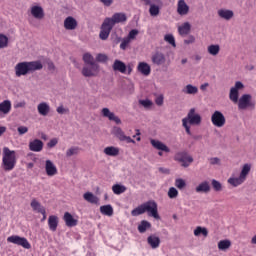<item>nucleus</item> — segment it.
Masks as SVG:
<instances>
[{
    "label": "nucleus",
    "instance_id": "nucleus-55",
    "mask_svg": "<svg viewBox=\"0 0 256 256\" xmlns=\"http://www.w3.org/2000/svg\"><path fill=\"white\" fill-rule=\"evenodd\" d=\"M57 143H59V140L57 138H53L47 143V147H49V149H53Z\"/></svg>",
    "mask_w": 256,
    "mask_h": 256
},
{
    "label": "nucleus",
    "instance_id": "nucleus-6",
    "mask_svg": "<svg viewBox=\"0 0 256 256\" xmlns=\"http://www.w3.org/2000/svg\"><path fill=\"white\" fill-rule=\"evenodd\" d=\"M251 99V94H243L240 99H238V109L240 111H245V109H248V107L255 109V101H252Z\"/></svg>",
    "mask_w": 256,
    "mask_h": 256
},
{
    "label": "nucleus",
    "instance_id": "nucleus-62",
    "mask_svg": "<svg viewBox=\"0 0 256 256\" xmlns=\"http://www.w3.org/2000/svg\"><path fill=\"white\" fill-rule=\"evenodd\" d=\"M156 105H163V96H158L155 100Z\"/></svg>",
    "mask_w": 256,
    "mask_h": 256
},
{
    "label": "nucleus",
    "instance_id": "nucleus-57",
    "mask_svg": "<svg viewBox=\"0 0 256 256\" xmlns=\"http://www.w3.org/2000/svg\"><path fill=\"white\" fill-rule=\"evenodd\" d=\"M19 135H25V133L29 132V128L26 126H19L17 129Z\"/></svg>",
    "mask_w": 256,
    "mask_h": 256
},
{
    "label": "nucleus",
    "instance_id": "nucleus-12",
    "mask_svg": "<svg viewBox=\"0 0 256 256\" xmlns=\"http://www.w3.org/2000/svg\"><path fill=\"white\" fill-rule=\"evenodd\" d=\"M82 75L84 77H97L99 75V65L90 64L89 66H84L82 69Z\"/></svg>",
    "mask_w": 256,
    "mask_h": 256
},
{
    "label": "nucleus",
    "instance_id": "nucleus-52",
    "mask_svg": "<svg viewBox=\"0 0 256 256\" xmlns=\"http://www.w3.org/2000/svg\"><path fill=\"white\" fill-rule=\"evenodd\" d=\"M130 43H131V40L129 38H124L120 44V49H122V51H125V49L129 47Z\"/></svg>",
    "mask_w": 256,
    "mask_h": 256
},
{
    "label": "nucleus",
    "instance_id": "nucleus-5",
    "mask_svg": "<svg viewBox=\"0 0 256 256\" xmlns=\"http://www.w3.org/2000/svg\"><path fill=\"white\" fill-rule=\"evenodd\" d=\"M144 207V213H148L149 217H153L154 219H161L159 216V210L157 206V202L150 200L142 204Z\"/></svg>",
    "mask_w": 256,
    "mask_h": 256
},
{
    "label": "nucleus",
    "instance_id": "nucleus-20",
    "mask_svg": "<svg viewBox=\"0 0 256 256\" xmlns=\"http://www.w3.org/2000/svg\"><path fill=\"white\" fill-rule=\"evenodd\" d=\"M150 143H151L152 147H154V149H157L158 151H164V153L171 152V149H169V147H167V145H165L163 142H161L159 140L151 139Z\"/></svg>",
    "mask_w": 256,
    "mask_h": 256
},
{
    "label": "nucleus",
    "instance_id": "nucleus-44",
    "mask_svg": "<svg viewBox=\"0 0 256 256\" xmlns=\"http://www.w3.org/2000/svg\"><path fill=\"white\" fill-rule=\"evenodd\" d=\"M6 47H9V37L0 34V49H6Z\"/></svg>",
    "mask_w": 256,
    "mask_h": 256
},
{
    "label": "nucleus",
    "instance_id": "nucleus-11",
    "mask_svg": "<svg viewBox=\"0 0 256 256\" xmlns=\"http://www.w3.org/2000/svg\"><path fill=\"white\" fill-rule=\"evenodd\" d=\"M244 85L241 83V81H237L234 85V87H232L230 89V93H229V99L230 101H232V103H238L239 101V90L240 89H244Z\"/></svg>",
    "mask_w": 256,
    "mask_h": 256
},
{
    "label": "nucleus",
    "instance_id": "nucleus-27",
    "mask_svg": "<svg viewBox=\"0 0 256 256\" xmlns=\"http://www.w3.org/2000/svg\"><path fill=\"white\" fill-rule=\"evenodd\" d=\"M48 227L50 231H57V227H59V217L56 215H51L48 218Z\"/></svg>",
    "mask_w": 256,
    "mask_h": 256
},
{
    "label": "nucleus",
    "instance_id": "nucleus-36",
    "mask_svg": "<svg viewBox=\"0 0 256 256\" xmlns=\"http://www.w3.org/2000/svg\"><path fill=\"white\" fill-rule=\"evenodd\" d=\"M207 51L209 55H212L213 57L219 55V52L221 51V47L219 44H211L208 46Z\"/></svg>",
    "mask_w": 256,
    "mask_h": 256
},
{
    "label": "nucleus",
    "instance_id": "nucleus-40",
    "mask_svg": "<svg viewBox=\"0 0 256 256\" xmlns=\"http://www.w3.org/2000/svg\"><path fill=\"white\" fill-rule=\"evenodd\" d=\"M195 237H199V235H203V237H207L209 235V231L205 227L198 226L194 230Z\"/></svg>",
    "mask_w": 256,
    "mask_h": 256
},
{
    "label": "nucleus",
    "instance_id": "nucleus-53",
    "mask_svg": "<svg viewBox=\"0 0 256 256\" xmlns=\"http://www.w3.org/2000/svg\"><path fill=\"white\" fill-rule=\"evenodd\" d=\"M212 187L216 191H221V189H223V186L221 185V182H219L215 179L212 180Z\"/></svg>",
    "mask_w": 256,
    "mask_h": 256
},
{
    "label": "nucleus",
    "instance_id": "nucleus-33",
    "mask_svg": "<svg viewBox=\"0 0 256 256\" xmlns=\"http://www.w3.org/2000/svg\"><path fill=\"white\" fill-rule=\"evenodd\" d=\"M83 197L88 203H92L94 205H97V203H99V198L91 192L84 193Z\"/></svg>",
    "mask_w": 256,
    "mask_h": 256
},
{
    "label": "nucleus",
    "instance_id": "nucleus-2",
    "mask_svg": "<svg viewBox=\"0 0 256 256\" xmlns=\"http://www.w3.org/2000/svg\"><path fill=\"white\" fill-rule=\"evenodd\" d=\"M41 69H43V63L41 61L20 62L14 67L16 77H23L29 75V73L41 71Z\"/></svg>",
    "mask_w": 256,
    "mask_h": 256
},
{
    "label": "nucleus",
    "instance_id": "nucleus-63",
    "mask_svg": "<svg viewBox=\"0 0 256 256\" xmlns=\"http://www.w3.org/2000/svg\"><path fill=\"white\" fill-rule=\"evenodd\" d=\"M47 65H48L49 71H55V64H53V62L50 61L47 63Z\"/></svg>",
    "mask_w": 256,
    "mask_h": 256
},
{
    "label": "nucleus",
    "instance_id": "nucleus-19",
    "mask_svg": "<svg viewBox=\"0 0 256 256\" xmlns=\"http://www.w3.org/2000/svg\"><path fill=\"white\" fill-rule=\"evenodd\" d=\"M30 12L34 19L41 20L45 17V11L41 6H32Z\"/></svg>",
    "mask_w": 256,
    "mask_h": 256
},
{
    "label": "nucleus",
    "instance_id": "nucleus-39",
    "mask_svg": "<svg viewBox=\"0 0 256 256\" xmlns=\"http://www.w3.org/2000/svg\"><path fill=\"white\" fill-rule=\"evenodd\" d=\"M147 229H151V223L147 220H142L138 225L139 233H145Z\"/></svg>",
    "mask_w": 256,
    "mask_h": 256
},
{
    "label": "nucleus",
    "instance_id": "nucleus-35",
    "mask_svg": "<svg viewBox=\"0 0 256 256\" xmlns=\"http://www.w3.org/2000/svg\"><path fill=\"white\" fill-rule=\"evenodd\" d=\"M100 213H102V215H106L107 217H113V206L110 204L101 206Z\"/></svg>",
    "mask_w": 256,
    "mask_h": 256
},
{
    "label": "nucleus",
    "instance_id": "nucleus-21",
    "mask_svg": "<svg viewBox=\"0 0 256 256\" xmlns=\"http://www.w3.org/2000/svg\"><path fill=\"white\" fill-rule=\"evenodd\" d=\"M151 60L154 65L158 66L165 65V62L167 61V59L165 58V54L161 52H156L155 54H153Z\"/></svg>",
    "mask_w": 256,
    "mask_h": 256
},
{
    "label": "nucleus",
    "instance_id": "nucleus-50",
    "mask_svg": "<svg viewBox=\"0 0 256 256\" xmlns=\"http://www.w3.org/2000/svg\"><path fill=\"white\" fill-rule=\"evenodd\" d=\"M139 35V30L137 29H132L128 36L126 37L127 39H129L130 41L135 40V38Z\"/></svg>",
    "mask_w": 256,
    "mask_h": 256
},
{
    "label": "nucleus",
    "instance_id": "nucleus-46",
    "mask_svg": "<svg viewBox=\"0 0 256 256\" xmlns=\"http://www.w3.org/2000/svg\"><path fill=\"white\" fill-rule=\"evenodd\" d=\"M164 41L169 43V45H172V47H177V44L175 43V36H173V34H166L164 36Z\"/></svg>",
    "mask_w": 256,
    "mask_h": 256
},
{
    "label": "nucleus",
    "instance_id": "nucleus-9",
    "mask_svg": "<svg viewBox=\"0 0 256 256\" xmlns=\"http://www.w3.org/2000/svg\"><path fill=\"white\" fill-rule=\"evenodd\" d=\"M8 243H13L14 245H19L20 247H23L24 249H31V244L25 237H20L17 235L9 236L7 238Z\"/></svg>",
    "mask_w": 256,
    "mask_h": 256
},
{
    "label": "nucleus",
    "instance_id": "nucleus-56",
    "mask_svg": "<svg viewBox=\"0 0 256 256\" xmlns=\"http://www.w3.org/2000/svg\"><path fill=\"white\" fill-rule=\"evenodd\" d=\"M182 125H183L187 135H191V127L189 126V123L186 120H182Z\"/></svg>",
    "mask_w": 256,
    "mask_h": 256
},
{
    "label": "nucleus",
    "instance_id": "nucleus-43",
    "mask_svg": "<svg viewBox=\"0 0 256 256\" xmlns=\"http://www.w3.org/2000/svg\"><path fill=\"white\" fill-rule=\"evenodd\" d=\"M148 5H150L149 13H150L151 17H157V15H159V13H160L159 6L152 4L151 2Z\"/></svg>",
    "mask_w": 256,
    "mask_h": 256
},
{
    "label": "nucleus",
    "instance_id": "nucleus-25",
    "mask_svg": "<svg viewBox=\"0 0 256 256\" xmlns=\"http://www.w3.org/2000/svg\"><path fill=\"white\" fill-rule=\"evenodd\" d=\"M113 71H118L119 73L125 74L127 73V65H125V62L121 60H115L112 65Z\"/></svg>",
    "mask_w": 256,
    "mask_h": 256
},
{
    "label": "nucleus",
    "instance_id": "nucleus-16",
    "mask_svg": "<svg viewBox=\"0 0 256 256\" xmlns=\"http://www.w3.org/2000/svg\"><path fill=\"white\" fill-rule=\"evenodd\" d=\"M103 117L109 119V121H115L117 125H121V119L115 115V113L111 112L109 108H103L101 111Z\"/></svg>",
    "mask_w": 256,
    "mask_h": 256
},
{
    "label": "nucleus",
    "instance_id": "nucleus-37",
    "mask_svg": "<svg viewBox=\"0 0 256 256\" xmlns=\"http://www.w3.org/2000/svg\"><path fill=\"white\" fill-rule=\"evenodd\" d=\"M183 93H186V95H197V93H199V88H197V86L188 84L183 89Z\"/></svg>",
    "mask_w": 256,
    "mask_h": 256
},
{
    "label": "nucleus",
    "instance_id": "nucleus-4",
    "mask_svg": "<svg viewBox=\"0 0 256 256\" xmlns=\"http://www.w3.org/2000/svg\"><path fill=\"white\" fill-rule=\"evenodd\" d=\"M249 173H251V165L244 164L238 178L230 177L228 179L229 185H232V187H239V185H243V183L247 181V175H249Z\"/></svg>",
    "mask_w": 256,
    "mask_h": 256
},
{
    "label": "nucleus",
    "instance_id": "nucleus-47",
    "mask_svg": "<svg viewBox=\"0 0 256 256\" xmlns=\"http://www.w3.org/2000/svg\"><path fill=\"white\" fill-rule=\"evenodd\" d=\"M169 199H177L179 197V191L175 187H170L168 190Z\"/></svg>",
    "mask_w": 256,
    "mask_h": 256
},
{
    "label": "nucleus",
    "instance_id": "nucleus-10",
    "mask_svg": "<svg viewBox=\"0 0 256 256\" xmlns=\"http://www.w3.org/2000/svg\"><path fill=\"white\" fill-rule=\"evenodd\" d=\"M211 121L214 127H225V123L227 120L225 119V115L221 113V111L216 110L212 116Z\"/></svg>",
    "mask_w": 256,
    "mask_h": 256
},
{
    "label": "nucleus",
    "instance_id": "nucleus-28",
    "mask_svg": "<svg viewBox=\"0 0 256 256\" xmlns=\"http://www.w3.org/2000/svg\"><path fill=\"white\" fill-rule=\"evenodd\" d=\"M37 109L39 115H42L43 117H47V115H49V111H51V107L46 102L38 104Z\"/></svg>",
    "mask_w": 256,
    "mask_h": 256
},
{
    "label": "nucleus",
    "instance_id": "nucleus-14",
    "mask_svg": "<svg viewBox=\"0 0 256 256\" xmlns=\"http://www.w3.org/2000/svg\"><path fill=\"white\" fill-rule=\"evenodd\" d=\"M43 141L40 139H34L29 142L28 147L30 151H33L34 153H41L43 151Z\"/></svg>",
    "mask_w": 256,
    "mask_h": 256
},
{
    "label": "nucleus",
    "instance_id": "nucleus-45",
    "mask_svg": "<svg viewBox=\"0 0 256 256\" xmlns=\"http://www.w3.org/2000/svg\"><path fill=\"white\" fill-rule=\"evenodd\" d=\"M143 213H145V208L143 204L131 211L132 217H139V215H143Z\"/></svg>",
    "mask_w": 256,
    "mask_h": 256
},
{
    "label": "nucleus",
    "instance_id": "nucleus-3",
    "mask_svg": "<svg viewBox=\"0 0 256 256\" xmlns=\"http://www.w3.org/2000/svg\"><path fill=\"white\" fill-rule=\"evenodd\" d=\"M16 165L17 155L15 150H11L9 147H4L2 153V169L4 171H13Z\"/></svg>",
    "mask_w": 256,
    "mask_h": 256
},
{
    "label": "nucleus",
    "instance_id": "nucleus-34",
    "mask_svg": "<svg viewBox=\"0 0 256 256\" xmlns=\"http://www.w3.org/2000/svg\"><path fill=\"white\" fill-rule=\"evenodd\" d=\"M104 153L109 157H117V155H119V148L115 146H108L104 149Z\"/></svg>",
    "mask_w": 256,
    "mask_h": 256
},
{
    "label": "nucleus",
    "instance_id": "nucleus-41",
    "mask_svg": "<svg viewBox=\"0 0 256 256\" xmlns=\"http://www.w3.org/2000/svg\"><path fill=\"white\" fill-rule=\"evenodd\" d=\"M231 247V241L230 240H221L218 242V249L220 251H227Z\"/></svg>",
    "mask_w": 256,
    "mask_h": 256
},
{
    "label": "nucleus",
    "instance_id": "nucleus-18",
    "mask_svg": "<svg viewBox=\"0 0 256 256\" xmlns=\"http://www.w3.org/2000/svg\"><path fill=\"white\" fill-rule=\"evenodd\" d=\"M77 25V20L73 18V16H68L64 20V28L66 29V31H75V29H77Z\"/></svg>",
    "mask_w": 256,
    "mask_h": 256
},
{
    "label": "nucleus",
    "instance_id": "nucleus-42",
    "mask_svg": "<svg viewBox=\"0 0 256 256\" xmlns=\"http://www.w3.org/2000/svg\"><path fill=\"white\" fill-rule=\"evenodd\" d=\"M83 61L86 65H97V63H95L93 55H91L90 53H85L83 55Z\"/></svg>",
    "mask_w": 256,
    "mask_h": 256
},
{
    "label": "nucleus",
    "instance_id": "nucleus-22",
    "mask_svg": "<svg viewBox=\"0 0 256 256\" xmlns=\"http://www.w3.org/2000/svg\"><path fill=\"white\" fill-rule=\"evenodd\" d=\"M63 220L66 227H77L78 221L73 217V215H71V213L65 212L63 216Z\"/></svg>",
    "mask_w": 256,
    "mask_h": 256
},
{
    "label": "nucleus",
    "instance_id": "nucleus-8",
    "mask_svg": "<svg viewBox=\"0 0 256 256\" xmlns=\"http://www.w3.org/2000/svg\"><path fill=\"white\" fill-rule=\"evenodd\" d=\"M182 121H186L189 125H201V115L196 112L195 108H191L187 114V117L183 118Z\"/></svg>",
    "mask_w": 256,
    "mask_h": 256
},
{
    "label": "nucleus",
    "instance_id": "nucleus-1",
    "mask_svg": "<svg viewBox=\"0 0 256 256\" xmlns=\"http://www.w3.org/2000/svg\"><path fill=\"white\" fill-rule=\"evenodd\" d=\"M125 21H127V16L124 13H115L111 18H105L101 25L99 34L100 39H102V41H107L115 24L125 23Z\"/></svg>",
    "mask_w": 256,
    "mask_h": 256
},
{
    "label": "nucleus",
    "instance_id": "nucleus-13",
    "mask_svg": "<svg viewBox=\"0 0 256 256\" xmlns=\"http://www.w3.org/2000/svg\"><path fill=\"white\" fill-rule=\"evenodd\" d=\"M113 135L119 139V141H126L127 143H134L135 140H133L130 136L125 135V132L120 127H114L113 128Z\"/></svg>",
    "mask_w": 256,
    "mask_h": 256
},
{
    "label": "nucleus",
    "instance_id": "nucleus-32",
    "mask_svg": "<svg viewBox=\"0 0 256 256\" xmlns=\"http://www.w3.org/2000/svg\"><path fill=\"white\" fill-rule=\"evenodd\" d=\"M211 191V186L209 182L204 181L196 187V193H209Z\"/></svg>",
    "mask_w": 256,
    "mask_h": 256
},
{
    "label": "nucleus",
    "instance_id": "nucleus-51",
    "mask_svg": "<svg viewBox=\"0 0 256 256\" xmlns=\"http://www.w3.org/2000/svg\"><path fill=\"white\" fill-rule=\"evenodd\" d=\"M139 104L143 105L145 109H150L153 106V102L149 99L139 100Z\"/></svg>",
    "mask_w": 256,
    "mask_h": 256
},
{
    "label": "nucleus",
    "instance_id": "nucleus-17",
    "mask_svg": "<svg viewBox=\"0 0 256 256\" xmlns=\"http://www.w3.org/2000/svg\"><path fill=\"white\" fill-rule=\"evenodd\" d=\"M177 13L178 15H181V17L189 15V5H187V2H185V0H178Z\"/></svg>",
    "mask_w": 256,
    "mask_h": 256
},
{
    "label": "nucleus",
    "instance_id": "nucleus-61",
    "mask_svg": "<svg viewBox=\"0 0 256 256\" xmlns=\"http://www.w3.org/2000/svg\"><path fill=\"white\" fill-rule=\"evenodd\" d=\"M210 163L211 165H219V163H221V160L217 157H214L210 159Z\"/></svg>",
    "mask_w": 256,
    "mask_h": 256
},
{
    "label": "nucleus",
    "instance_id": "nucleus-23",
    "mask_svg": "<svg viewBox=\"0 0 256 256\" xmlns=\"http://www.w3.org/2000/svg\"><path fill=\"white\" fill-rule=\"evenodd\" d=\"M147 243L150 245L151 249H159V246L161 245V238L156 235H150L147 238Z\"/></svg>",
    "mask_w": 256,
    "mask_h": 256
},
{
    "label": "nucleus",
    "instance_id": "nucleus-31",
    "mask_svg": "<svg viewBox=\"0 0 256 256\" xmlns=\"http://www.w3.org/2000/svg\"><path fill=\"white\" fill-rule=\"evenodd\" d=\"M179 35L182 37L185 35H189L191 33V24L189 22L183 23L181 26L178 27Z\"/></svg>",
    "mask_w": 256,
    "mask_h": 256
},
{
    "label": "nucleus",
    "instance_id": "nucleus-59",
    "mask_svg": "<svg viewBox=\"0 0 256 256\" xmlns=\"http://www.w3.org/2000/svg\"><path fill=\"white\" fill-rule=\"evenodd\" d=\"M100 3H102L104 7H111L113 5V0H100Z\"/></svg>",
    "mask_w": 256,
    "mask_h": 256
},
{
    "label": "nucleus",
    "instance_id": "nucleus-15",
    "mask_svg": "<svg viewBox=\"0 0 256 256\" xmlns=\"http://www.w3.org/2000/svg\"><path fill=\"white\" fill-rule=\"evenodd\" d=\"M45 171H46V175H48V177H55V175H57V173H58L57 166H55V164L51 160H46Z\"/></svg>",
    "mask_w": 256,
    "mask_h": 256
},
{
    "label": "nucleus",
    "instance_id": "nucleus-29",
    "mask_svg": "<svg viewBox=\"0 0 256 256\" xmlns=\"http://www.w3.org/2000/svg\"><path fill=\"white\" fill-rule=\"evenodd\" d=\"M30 206L32 207V211H35L36 213H45V207L40 204L37 199H32Z\"/></svg>",
    "mask_w": 256,
    "mask_h": 256
},
{
    "label": "nucleus",
    "instance_id": "nucleus-48",
    "mask_svg": "<svg viewBox=\"0 0 256 256\" xmlns=\"http://www.w3.org/2000/svg\"><path fill=\"white\" fill-rule=\"evenodd\" d=\"M175 187H177V189H180V190L185 189V187H187V183L182 178H177L175 180Z\"/></svg>",
    "mask_w": 256,
    "mask_h": 256
},
{
    "label": "nucleus",
    "instance_id": "nucleus-64",
    "mask_svg": "<svg viewBox=\"0 0 256 256\" xmlns=\"http://www.w3.org/2000/svg\"><path fill=\"white\" fill-rule=\"evenodd\" d=\"M207 87H209V83H204L200 86L201 91H205V89H207Z\"/></svg>",
    "mask_w": 256,
    "mask_h": 256
},
{
    "label": "nucleus",
    "instance_id": "nucleus-26",
    "mask_svg": "<svg viewBox=\"0 0 256 256\" xmlns=\"http://www.w3.org/2000/svg\"><path fill=\"white\" fill-rule=\"evenodd\" d=\"M218 16L220 19H224L225 21H231L235 16V13L232 10L220 9L218 10Z\"/></svg>",
    "mask_w": 256,
    "mask_h": 256
},
{
    "label": "nucleus",
    "instance_id": "nucleus-30",
    "mask_svg": "<svg viewBox=\"0 0 256 256\" xmlns=\"http://www.w3.org/2000/svg\"><path fill=\"white\" fill-rule=\"evenodd\" d=\"M0 113H3V115L11 113V102L9 100H4L0 103Z\"/></svg>",
    "mask_w": 256,
    "mask_h": 256
},
{
    "label": "nucleus",
    "instance_id": "nucleus-58",
    "mask_svg": "<svg viewBox=\"0 0 256 256\" xmlns=\"http://www.w3.org/2000/svg\"><path fill=\"white\" fill-rule=\"evenodd\" d=\"M57 113H59V115H65V113H69V109L63 107V105L59 106L56 109Z\"/></svg>",
    "mask_w": 256,
    "mask_h": 256
},
{
    "label": "nucleus",
    "instance_id": "nucleus-60",
    "mask_svg": "<svg viewBox=\"0 0 256 256\" xmlns=\"http://www.w3.org/2000/svg\"><path fill=\"white\" fill-rule=\"evenodd\" d=\"M185 45H191V43H195V37L190 35L188 39L184 40Z\"/></svg>",
    "mask_w": 256,
    "mask_h": 256
},
{
    "label": "nucleus",
    "instance_id": "nucleus-49",
    "mask_svg": "<svg viewBox=\"0 0 256 256\" xmlns=\"http://www.w3.org/2000/svg\"><path fill=\"white\" fill-rule=\"evenodd\" d=\"M73 155H79V147H71L66 151V157H73Z\"/></svg>",
    "mask_w": 256,
    "mask_h": 256
},
{
    "label": "nucleus",
    "instance_id": "nucleus-24",
    "mask_svg": "<svg viewBox=\"0 0 256 256\" xmlns=\"http://www.w3.org/2000/svg\"><path fill=\"white\" fill-rule=\"evenodd\" d=\"M137 70L145 77L151 75V66L147 62H139Z\"/></svg>",
    "mask_w": 256,
    "mask_h": 256
},
{
    "label": "nucleus",
    "instance_id": "nucleus-54",
    "mask_svg": "<svg viewBox=\"0 0 256 256\" xmlns=\"http://www.w3.org/2000/svg\"><path fill=\"white\" fill-rule=\"evenodd\" d=\"M109 58L107 57V55L105 54H98L96 56V61H98L99 63H106V61L108 60Z\"/></svg>",
    "mask_w": 256,
    "mask_h": 256
},
{
    "label": "nucleus",
    "instance_id": "nucleus-38",
    "mask_svg": "<svg viewBox=\"0 0 256 256\" xmlns=\"http://www.w3.org/2000/svg\"><path fill=\"white\" fill-rule=\"evenodd\" d=\"M112 191H113L114 195H121V194L125 193V191H127V187H125L121 184H114L112 186Z\"/></svg>",
    "mask_w": 256,
    "mask_h": 256
},
{
    "label": "nucleus",
    "instance_id": "nucleus-7",
    "mask_svg": "<svg viewBox=\"0 0 256 256\" xmlns=\"http://www.w3.org/2000/svg\"><path fill=\"white\" fill-rule=\"evenodd\" d=\"M174 161L181 163L182 167H189L193 163V156L189 155L186 151L178 152L174 156Z\"/></svg>",
    "mask_w": 256,
    "mask_h": 256
}]
</instances>
